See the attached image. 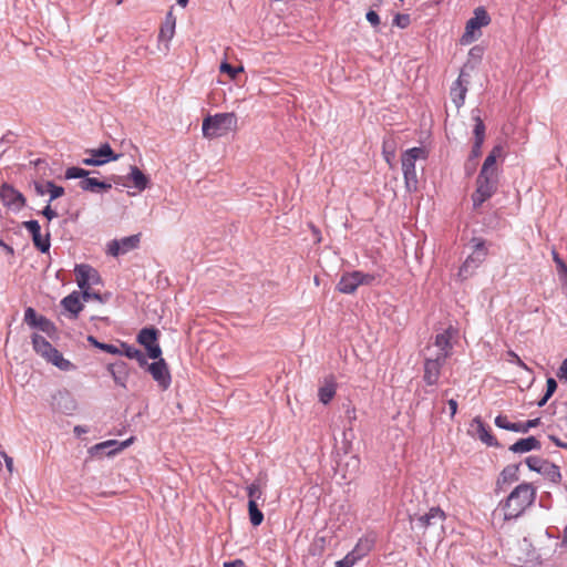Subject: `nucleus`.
Returning <instances> with one entry per match:
<instances>
[{"label": "nucleus", "instance_id": "obj_5", "mask_svg": "<svg viewBox=\"0 0 567 567\" xmlns=\"http://www.w3.org/2000/svg\"><path fill=\"white\" fill-rule=\"evenodd\" d=\"M375 539L374 534L362 536L354 548L343 559L336 563V567H352L359 564L373 549Z\"/></svg>", "mask_w": 567, "mask_h": 567}, {"label": "nucleus", "instance_id": "obj_39", "mask_svg": "<svg viewBox=\"0 0 567 567\" xmlns=\"http://www.w3.org/2000/svg\"><path fill=\"white\" fill-rule=\"evenodd\" d=\"M475 126H474V136L475 141L484 142L485 138V125L480 116H476L474 118Z\"/></svg>", "mask_w": 567, "mask_h": 567}, {"label": "nucleus", "instance_id": "obj_15", "mask_svg": "<svg viewBox=\"0 0 567 567\" xmlns=\"http://www.w3.org/2000/svg\"><path fill=\"white\" fill-rule=\"evenodd\" d=\"M468 433L481 440L484 444L488 446H496L497 441L494 435L491 433L489 427L482 421L480 416H476L472 420L468 429Z\"/></svg>", "mask_w": 567, "mask_h": 567}, {"label": "nucleus", "instance_id": "obj_19", "mask_svg": "<svg viewBox=\"0 0 567 567\" xmlns=\"http://www.w3.org/2000/svg\"><path fill=\"white\" fill-rule=\"evenodd\" d=\"M445 519L446 514L443 509L436 506L431 507L426 514L419 516L416 519V525L422 529H426L436 525L442 527Z\"/></svg>", "mask_w": 567, "mask_h": 567}, {"label": "nucleus", "instance_id": "obj_63", "mask_svg": "<svg viewBox=\"0 0 567 567\" xmlns=\"http://www.w3.org/2000/svg\"><path fill=\"white\" fill-rule=\"evenodd\" d=\"M74 432L78 435H81L82 433H85L86 431L83 427H81L80 425H78V426L74 427Z\"/></svg>", "mask_w": 567, "mask_h": 567}, {"label": "nucleus", "instance_id": "obj_21", "mask_svg": "<svg viewBox=\"0 0 567 567\" xmlns=\"http://www.w3.org/2000/svg\"><path fill=\"white\" fill-rule=\"evenodd\" d=\"M61 306L68 312H70V317L73 319H76L84 308L83 303L80 300V293L78 291H73L69 296L64 297L61 300Z\"/></svg>", "mask_w": 567, "mask_h": 567}, {"label": "nucleus", "instance_id": "obj_18", "mask_svg": "<svg viewBox=\"0 0 567 567\" xmlns=\"http://www.w3.org/2000/svg\"><path fill=\"white\" fill-rule=\"evenodd\" d=\"M24 321L30 327L39 328L41 331L51 336L55 331L54 324L45 317L39 316L31 307L25 309Z\"/></svg>", "mask_w": 567, "mask_h": 567}, {"label": "nucleus", "instance_id": "obj_34", "mask_svg": "<svg viewBox=\"0 0 567 567\" xmlns=\"http://www.w3.org/2000/svg\"><path fill=\"white\" fill-rule=\"evenodd\" d=\"M248 514L250 523L254 526H259L264 520V514L258 509V504L255 502H248Z\"/></svg>", "mask_w": 567, "mask_h": 567}, {"label": "nucleus", "instance_id": "obj_52", "mask_svg": "<svg viewBox=\"0 0 567 567\" xmlns=\"http://www.w3.org/2000/svg\"><path fill=\"white\" fill-rule=\"evenodd\" d=\"M476 166H477V161H473L472 157H468L466 163H465V172L467 175H472L475 169H476Z\"/></svg>", "mask_w": 567, "mask_h": 567}, {"label": "nucleus", "instance_id": "obj_58", "mask_svg": "<svg viewBox=\"0 0 567 567\" xmlns=\"http://www.w3.org/2000/svg\"><path fill=\"white\" fill-rule=\"evenodd\" d=\"M241 565H243L241 560H235V561L224 563L223 567H241Z\"/></svg>", "mask_w": 567, "mask_h": 567}, {"label": "nucleus", "instance_id": "obj_51", "mask_svg": "<svg viewBox=\"0 0 567 567\" xmlns=\"http://www.w3.org/2000/svg\"><path fill=\"white\" fill-rule=\"evenodd\" d=\"M508 357L511 358L509 361L516 363L518 367L528 370L527 365L522 361V359L513 351L507 352Z\"/></svg>", "mask_w": 567, "mask_h": 567}, {"label": "nucleus", "instance_id": "obj_59", "mask_svg": "<svg viewBox=\"0 0 567 567\" xmlns=\"http://www.w3.org/2000/svg\"><path fill=\"white\" fill-rule=\"evenodd\" d=\"M141 367H144L147 364L145 355L140 351V355L137 358H134Z\"/></svg>", "mask_w": 567, "mask_h": 567}, {"label": "nucleus", "instance_id": "obj_61", "mask_svg": "<svg viewBox=\"0 0 567 567\" xmlns=\"http://www.w3.org/2000/svg\"><path fill=\"white\" fill-rule=\"evenodd\" d=\"M550 439H551V441H553L557 446H560V447H567V444H566V443H563L559 439L554 437V436H551Z\"/></svg>", "mask_w": 567, "mask_h": 567}, {"label": "nucleus", "instance_id": "obj_38", "mask_svg": "<svg viewBox=\"0 0 567 567\" xmlns=\"http://www.w3.org/2000/svg\"><path fill=\"white\" fill-rule=\"evenodd\" d=\"M526 464L529 470L539 473L543 471L544 465H546L547 463L538 456H529L526 458Z\"/></svg>", "mask_w": 567, "mask_h": 567}, {"label": "nucleus", "instance_id": "obj_4", "mask_svg": "<svg viewBox=\"0 0 567 567\" xmlns=\"http://www.w3.org/2000/svg\"><path fill=\"white\" fill-rule=\"evenodd\" d=\"M427 153L422 147H412L402 154V171L406 188L415 190L417 186V175L415 169V162L419 158H426Z\"/></svg>", "mask_w": 567, "mask_h": 567}, {"label": "nucleus", "instance_id": "obj_42", "mask_svg": "<svg viewBox=\"0 0 567 567\" xmlns=\"http://www.w3.org/2000/svg\"><path fill=\"white\" fill-rule=\"evenodd\" d=\"M379 279L378 275L365 274L359 270V282L360 286H371Z\"/></svg>", "mask_w": 567, "mask_h": 567}, {"label": "nucleus", "instance_id": "obj_62", "mask_svg": "<svg viewBox=\"0 0 567 567\" xmlns=\"http://www.w3.org/2000/svg\"><path fill=\"white\" fill-rule=\"evenodd\" d=\"M132 441H133V437H131V439H128V440L124 441L123 443H121V446H120V449H118V450H122V449L127 447V446L132 443Z\"/></svg>", "mask_w": 567, "mask_h": 567}, {"label": "nucleus", "instance_id": "obj_48", "mask_svg": "<svg viewBox=\"0 0 567 567\" xmlns=\"http://www.w3.org/2000/svg\"><path fill=\"white\" fill-rule=\"evenodd\" d=\"M483 142L474 141L471 154L468 157H472L473 161H477L481 156V148H482Z\"/></svg>", "mask_w": 567, "mask_h": 567}, {"label": "nucleus", "instance_id": "obj_36", "mask_svg": "<svg viewBox=\"0 0 567 567\" xmlns=\"http://www.w3.org/2000/svg\"><path fill=\"white\" fill-rule=\"evenodd\" d=\"M495 425L501 429L508 430L512 432H518L520 430V429H518V423L509 422L507 416H505V415H497L495 417Z\"/></svg>", "mask_w": 567, "mask_h": 567}, {"label": "nucleus", "instance_id": "obj_56", "mask_svg": "<svg viewBox=\"0 0 567 567\" xmlns=\"http://www.w3.org/2000/svg\"><path fill=\"white\" fill-rule=\"evenodd\" d=\"M115 444H117V442L115 440H110V441H105V442H102L100 444H96L94 446V449L95 450H103V449H106V447L115 445Z\"/></svg>", "mask_w": 567, "mask_h": 567}, {"label": "nucleus", "instance_id": "obj_13", "mask_svg": "<svg viewBox=\"0 0 567 567\" xmlns=\"http://www.w3.org/2000/svg\"><path fill=\"white\" fill-rule=\"evenodd\" d=\"M158 331L155 328H144L137 336V341L145 347L151 359H157L162 355V349L157 343Z\"/></svg>", "mask_w": 567, "mask_h": 567}, {"label": "nucleus", "instance_id": "obj_11", "mask_svg": "<svg viewBox=\"0 0 567 567\" xmlns=\"http://www.w3.org/2000/svg\"><path fill=\"white\" fill-rule=\"evenodd\" d=\"M0 199L3 206L14 212L22 209L27 202L23 194L9 184L1 185Z\"/></svg>", "mask_w": 567, "mask_h": 567}, {"label": "nucleus", "instance_id": "obj_47", "mask_svg": "<svg viewBox=\"0 0 567 567\" xmlns=\"http://www.w3.org/2000/svg\"><path fill=\"white\" fill-rule=\"evenodd\" d=\"M394 23L400 28H406L410 24V16L396 14L394 18Z\"/></svg>", "mask_w": 567, "mask_h": 567}, {"label": "nucleus", "instance_id": "obj_33", "mask_svg": "<svg viewBox=\"0 0 567 567\" xmlns=\"http://www.w3.org/2000/svg\"><path fill=\"white\" fill-rule=\"evenodd\" d=\"M247 495L249 501L257 503L258 499L262 498L264 491L260 482L257 480L252 482L249 486H247Z\"/></svg>", "mask_w": 567, "mask_h": 567}, {"label": "nucleus", "instance_id": "obj_57", "mask_svg": "<svg viewBox=\"0 0 567 567\" xmlns=\"http://www.w3.org/2000/svg\"><path fill=\"white\" fill-rule=\"evenodd\" d=\"M447 404L451 411V416L453 417L457 412V402L454 399H451L447 401Z\"/></svg>", "mask_w": 567, "mask_h": 567}, {"label": "nucleus", "instance_id": "obj_7", "mask_svg": "<svg viewBox=\"0 0 567 567\" xmlns=\"http://www.w3.org/2000/svg\"><path fill=\"white\" fill-rule=\"evenodd\" d=\"M457 337L458 329L453 326H449L445 330L435 336L433 342L434 349L427 347V352H432V354L447 360L452 355L453 340L457 339Z\"/></svg>", "mask_w": 567, "mask_h": 567}, {"label": "nucleus", "instance_id": "obj_22", "mask_svg": "<svg viewBox=\"0 0 567 567\" xmlns=\"http://www.w3.org/2000/svg\"><path fill=\"white\" fill-rule=\"evenodd\" d=\"M337 382L333 375L324 378L322 385L318 390L319 401L328 404L336 395Z\"/></svg>", "mask_w": 567, "mask_h": 567}, {"label": "nucleus", "instance_id": "obj_44", "mask_svg": "<svg viewBox=\"0 0 567 567\" xmlns=\"http://www.w3.org/2000/svg\"><path fill=\"white\" fill-rule=\"evenodd\" d=\"M540 424V419L537 417V419H533V420H528L527 422L525 423H518V429H520L518 432L520 433H526L528 432L532 427H536L537 425Z\"/></svg>", "mask_w": 567, "mask_h": 567}, {"label": "nucleus", "instance_id": "obj_64", "mask_svg": "<svg viewBox=\"0 0 567 567\" xmlns=\"http://www.w3.org/2000/svg\"><path fill=\"white\" fill-rule=\"evenodd\" d=\"M177 3L182 7H186V4L188 3L189 0H176Z\"/></svg>", "mask_w": 567, "mask_h": 567}, {"label": "nucleus", "instance_id": "obj_53", "mask_svg": "<svg viewBox=\"0 0 567 567\" xmlns=\"http://www.w3.org/2000/svg\"><path fill=\"white\" fill-rule=\"evenodd\" d=\"M42 215L48 220H52L53 218H55L58 216L56 212L54 209H52L50 205L44 207V209L42 210Z\"/></svg>", "mask_w": 567, "mask_h": 567}, {"label": "nucleus", "instance_id": "obj_20", "mask_svg": "<svg viewBox=\"0 0 567 567\" xmlns=\"http://www.w3.org/2000/svg\"><path fill=\"white\" fill-rule=\"evenodd\" d=\"M359 286V270H354L341 276L337 289L342 293H353Z\"/></svg>", "mask_w": 567, "mask_h": 567}, {"label": "nucleus", "instance_id": "obj_26", "mask_svg": "<svg viewBox=\"0 0 567 567\" xmlns=\"http://www.w3.org/2000/svg\"><path fill=\"white\" fill-rule=\"evenodd\" d=\"M538 449H540V442L534 436L520 439L509 447L514 453H526Z\"/></svg>", "mask_w": 567, "mask_h": 567}, {"label": "nucleus", "instance_id": "obj_1", "mask_svg": "<svg viewBox=\"0 0 567 567\" xmlns=\"http://www.w3.org/2000/svg\"><path fill=\"white\" fill-rule=\"evenodd\" d=\"M536 487L530 483L517 485L504 502H501L494 511V517L502 522L518 518L536 498Z\"/></svg>", "mask_w": 567, "mask_h": 567}, {"label": "nucleus", "instance_id": "obj_32", "mask_svg": "<svg viewBox=\"0 0 567 567\" xmlns=\"http://www.w3.org/2000/svg\"><path fill=\"white\" fill-rule=\"evenodd\" d=\"M395 141L393 138H384L382 143V154L385 162L392 166V162L395 157Z\"/></svg>", "mask_w": 567, "mask_h": 567}, {"label": "nucleus", "instance_id": "obj_16", "mask_svg": "<svg viewBox=\"0 0 567 567\" xmlns=\"http://www.w3.org/2000/svg\"><path fill=\"white\" fill-rule=\"evenodd\" d=\"M23 227L32 235L34 246L42 252L50 249V235H42L38 220L23 221Z\"/></svg>", "mask_w": 567, "mask_h": 567}, {"label": "nucleus", "instance_id": "obj_49", "mask_svg": "<svg viewBox=\"0 0 567 567\" xmlns=\"http://www.w3.org/2000/svg\"><path fill=\"white\" fill-rule=\"evenodd\" d=\"M123 348H124V354L130 358V359H134V358H137L140 355V350L134 348V347H131V346H126L125 343L122 344Z\"/></svg>", "mask_w": 567, "mask_h": 567}, {"label": "nucleus", "instance_id": "obj_10", "mask_svg": "<svg viewBox=\"0 0 567 567\" xmlns=\"http://www.w3.org/2000/svg\"><path fill=\"white\" fill-rule=\"evenodd\" d=\"M445 362V359L432 354V352L425 353L423 380L427 385H434L439 382Z\"/></svg>", "mask_w": 567, "mask_h": 567}, {"label": "nucleus", "instance_id": "obj_14", "mask_svg": "<svg viewBox=\"0 0 567 567\" xmlns=\"http://www.w3.org/2000/svg\"><path fill=\"white\" fill-rule=\"evenodd\" d=\"M157 359L148 365V372L163 390H167L172 381L171 373L165 360L161 357Z\"/></svg>", "mask_w": 567, "mask_h": 567}, {"label": "nucleus", "instance_id": "obj_17", "mask_svg": "<svg viewBox=\"0 0 567 567\" xmlns=\"http://www.w3.org/2000/svg\"><path fill=\"white\" fill-rule=\"evenodd\" d=\"M140 244V234L124 237L121 240H112L107 245V252L114 257L126 254L135 248Z\"/></svg>", "mask_w": 567, "mask_h": 567}, {"label": "nucleus", "instance_id": "obj_23", "mask_svg": "<svg viewBox=\"0 0 567 567\" xmlns=\"http://www.w3.org/2000/svg\"><path fill=\"white\" fill-rule=\"evenodd\" d=\"M503 155V147L497 145L494 146L491 153L485 158L480 173L487 174L489 176L497 175L496 161Z\"/></svg>", "mask_w": 567, "mask_h": 567}, {"label": "nucleus", "instance_id": "obj_35", "mask_svg": "<svg viewBox=\"0 0 567 567\" xmlns=\"http://www.w3.org/2000/svg\"><path fill=\"white\" fill-rule=\"evenodd\" d=\"M546 388L547 389H546L545 395L537 403L538 406H544L547 403V401L550 399V396L555 393V391L557 390L556 380L553 378H548L547 382H546Z\"/></svg>", "mask_w": 567, "mask_h": 567}, {"label": "nucleus", "instance_id": "obj_2", "mask_svg": "<svg viewBox=\"0 0 567 567\" xmlns=\"http://www.w3.org/2000/svg\"><path fill=\"white\" fill-rule=\"evenodd\" d=\"M237 126L235 113H217L203 120V136L208 140L224 136Z\"/></svg>", "mask_w": 567, "mask_h": 567}, {"label": "nucleus", "instance_id": "obj_45", "mask_svg": "<svg viewBox=\"0 0 567 567\" xmlns=\"http://www.w3.org/2000/svg\"><path fill=\"white\" fill-rule=\"evenodd\" d=\"M551 255H553V259L557 266V269L560 274H565L567 275V266L566 264L564 262V260L559 257L558 252L554 249L551 251Z\"/></svg>", "mask_w": 567, "mask_h": 567}, {"label": "nucleus", "instance_id": "obj_37", "mask_svg": "<svg viewBox=\"0 0 567 567\" xmlns=\"http://www.w3.org/2000/svg\"><path fill=\"white\" fill-rule=\"evenodd\" d=\"M89 342H91L94 347L101 349L102 351L104 352H107V353H111V354H118L121 353V351L118 350L117 347L113 346V344H109V343H102V342H99L94 337L90 336L87 338Z\"/></svg>", "mask_w": 567, "mask_h": 567}, {"label": "nucleus", "instance_id": "obj_50", "mask_svg": "<svg viewBox=\"0 0 567 567\" xmlns=\"http://www.w3.org/2000/svg\"><path fill=\"white\" fill-rule=\"evenodd\" d=\"M367 20L373 25V27H377L380 24V18H379V14L373 11V10H370L367 12Z\"/></svg>", "mask_w": 567, "mask_h": 567}, {"label": "nucleus", "instance_id": "obj_46", "mask_svg": "<svg viewBox=\"0 0 567 567\" xmlns=\"http://www.w3.org/2000/svg\"><path fill=\"white\" fill-rule=\"evenodd\" d=\"M82 163L87 166H100L107 163V158H94L91 155V157L83 158Z\"/></svg>", "mask_w": 567, "mask_h": 567}, {"label": "nucleus", "instance_id": "obj_40", "mask_svg": "<svg viewBox=\"0 0 567 567\" xmlns=\"http://www.w3.org/2000/svg\"><path fill=\"white\" fill-rule=\"evenodd\" d=\"M89 172L83 169V168H79V167H69L66 171H65V178L66 179H73V178H84L85 176H87Z\"/></svg>", "mask_w": 567, "mask_h": 567}, {"label": "nucleus", "instance_id": "obj_8", "mask_svg": "<svg viewBox=\"0 0 567 567\" xmlns=\"http://www.w3.org/2000/svg\"><path fill=\"white\" fill-rule=\"evenodd\" d=\"M474 250L466 258L464 264L461 266L458 276L464 280L473 275L474 270L478 268L486 259L488 250L483 239L473 238Z\"/></svg>", "mask_w": 567, "mask_h": 567}, {"label": "nucleus", "instance_id": "obj_41", "mask_svg": "<svg viewBox=\"0 0 567 567\" xmlns=\"http://www.w3.org/2000/svg\"><path fill=\"white\" fill-rule=\"evenodd\" d=\"M220 72L223 73H227L229 75V78L231 80L236 79L237 74L239 72H243L244 71V68L243 66H239V68H234L233 65H230L229 63L227 62H223L220 64Z\"/></svg>", "mask_w": 567, "mask_h": 567}, {"label": "nucleus", "instance_id": "obj_6", "mask_svg": "<svg viewBox=\"0 0 567 567\" xmlns=\"http://www.w3.org/2000/svg\"><path fill=\"white\" fill-rule=\"evenodd\" d=\"M497 175H487L480 173L476 178V188L472 194L473 207L477 209L481 207L487 199H489L497 189Z\"/></svg>", "mask_w": 567, "mask_h": 567}, {"label": "nucleus", "instance_id": "obj_60", "mask_svg": "<svg viewBox=\"0 0 567 567\" xmlns=\"http://www.w3.org/2000/svg\"><path fill=\"white\" fill-rule=\"evenodd\" d=\"M560 547L567 549V526L564 529L563 539L560 542Z\"/></svg>", "mask_w": 567, "mask_h": 567}, {"label": "nucleus", "instance_id": "obj_29", "mask_svg": "<svg viewBox=\"0 0 567 567\" xmlns=\"http://www.w3.org/2000/svg\"><path fill=\"white\" fill-rule=\"evenodd\" d=\"M466 91H467V89L463 84L462 74H461L457 78V80L454 82L453 86L451 87V96L457 107L463 105Z\"/></svg>", "mask_w": 567, "mask_h": 567}, {"label": "nucleus", "instance_id": "obj_27", "mask_svg": "<svg viewBox=\"0 0 567 567\" xmlns=\"http://www.w3.org/2000/svg\"><path fill=\"white\" fill-rule=\"evenodd\" d=\"M175 25H176V18L169 11L165 17L164 22L161 25L159 35H158L159 40H166V41L172 40V38L174 37V33H175Z\"/></svg>", "mask_w": 567, "mask_h": 567}, {"label": "nucleus", "instance_id": "obj_31", "mask_svg": "<svg viewBox=\"0 0 567 567\" xmlns=\"http://www.w3.org/2000/svg\"><path fill=\"white\" fill-rule=\"evenodd\" d=\"M94 158H107L110 161H116L118 155H115L110 144L105 143L101 145L97 150H89L86 151Z\"/></svg>", "mask_w": 567, "mask_h": 567}, {"label": "nucleus", "instance_id": "obj_25", "mask_svg": "<svg viewBox=\"0 0 567 567\" xmlns=\"http://www.w3.org/2000/svg\"><path fill=\"white\" fill-rule=\"evenodd\" d=\"M126 179H130L138 192H143L150 184V178L137 166H131Z\"/></svg>", "mask_w": 567, "mask_h": 567}, {"label": "nucleus", "instance_id": "obj_28", "mask_svg": "<svg viewBox=\"0 0 567 567\" xmlns=\"http://www.w3.org/2000/svg\"><path fill=\"white\" fill-rule=\"evenodd\" d=\"M519 480V465L517 464H512V465H508L506 466L501 475H499V478L497 481V484L501 486V485H509L512 483H515Z\"/></svg>", "mask_w": 567, "mask_h": 567}, {"label": "nucleus", "instance_id": "obj_55", "mask_svg": "<svg viewBox=\"0 0 567 567\" xmlns=\"http://www.w3.org/2000/svg\"><path fill=\"white\" fill-rule=\"evenodd\" d=\"M4 460L6 467L11 473L13 471V458L10 457L6 452L0 453Z\"/></svg>", "mask_w": 567, "mask_h": 567}, {"label": "nucleus", "instance_id": "obj_3", "mask_svg": "<svg viewBox=\"0 0 567 567\" xmlns=\"http://www.w3.org/2000/svg\"><path fill=\"white\" fill-rule=\"evenodd\" d=\"M33 350L45 361L52 363L62 371L73 370L74 364L64 359L62 353L55 349L44 337L34 333L32 336Z\"/></svg>", "mask_w": 567, "mask_h": 567}, {"label": "nucleus", "instance_id": "obj_12", "mask_svg": "<svg viewBox=\"0 0 567 567\" xmlns=\"http://www.w3.org/2000/svg\"><path fill=\"white\" fill-rule=\"evenodd\" d=\"M75 280L80 289H87L101 284V277L93 267L86 264L76 265L74 268Z\"/></svg>", "mask_w": 567, "mask_h": 567}, {"label": "nucleus", "instance_id": "obj_9", "mask_svg": "<svg viewBox=\"0 0 567 567\" xmlns=\"http://www.w3.org/2000/svg\"><path fill=\"white\" fill-rule=\"evenodd\" d=\"M491 23V17L483 7H477L474 10V16L466 22L465 32L462 37L464 43H471L476 39V31Z\"/></svg>", "mask_w": 567, "mask_h": 567}, {"label": "nucleus", "instance_id": "obj_30", "mask_svg": "<svg viewBox=\"0 0 567 567\" xmlns=\"http://www.w3.org/2000/svg\"><path fill=\"white\" fill-rule=\"evenodd\" d=\"M79 186L81 189L87 192H99L101 189L107 190L111 188L110 184L101 182L97 178L86 176L80 181Z\"/></svg>", "mask_w": 567, "mask_h": 567}, {"label": "nucleus", "instance_id": "obj_43", "mask_svg": "<svg viewBox=\"0 0 567 567\" xmlns=\"http://www.w3.org/2000/svg\"><path fill=\"white\" fill-rule=\"evenodd\" d=\"M82 290V296H83V299L86 301V300H90V299H94L99 302H103V298L101 296V293L99 291H95L93 289V287H89L87 289H81Z\"/></svg>", "mask_w": 567, "mask_h": 567}, {"label": "nucleus", "instance_id": "obj_54", "mask_svg": "<svg viewBox=\"0 0 567 567\" xmlns=\"http://www.w3.org/2000/svg\"><path fill=\"white\" fill-rule=\"evenodd\" d=\"M557 375H558L559 379L567 380V359H565L561 362Z\"/></svg>", "mask_w": 567, "mask_h": 567}, {"label": "nucleus", "instance_id": "obj_24", "mask_svg": "<svg viewBox=\"0 0 567 567\" xmlns=\"http://www.w3.org/2000/svg\"><path fill=\"white\" fill-rule=\"evenodd\" d=\"M34 188L40 196L47 193L50 194V203L64 195V188L55 185L53 182H47L45 184L35 183Z\"/></svg>", "mask_w": 567, "mask_h": 567}]
</instances>
